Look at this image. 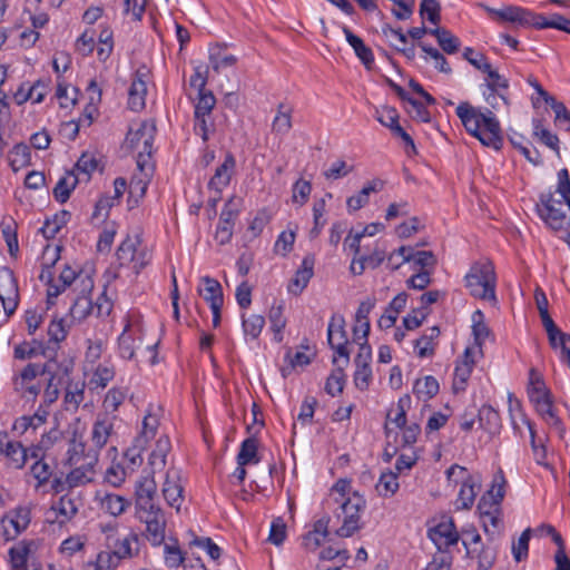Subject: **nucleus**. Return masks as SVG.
Returning a JSON list of instances; mask_svg holds the SVG:
<instances>
[{
  "mask_svg": "<svg viewBox=\"0 0 570 570\" xmlns=\"http://www.w3.org/2000/svg\"><path fill=\"white\" fill-rule=\"evenodd\" d=\"M156 135V126L154 122H141V139L142 142L137 153V167L140 173L153 175L155 165L153 161V145Z\"/></svg>",
  "mask_w": 570,
  "mask_h": 570,
  "instance_id": "12",
  "label": "nucleus"
},
{
  "mask_svg": "<svg viewBox=\"0 0 570 570\" xmlns=\"http://www.w3.org/2000/svg\"><path fill=\"white\" fill-rule=\"evenodd\" d=\"M465 286L474 298L495 304L497 275L492 262H475L465 275Z\"/></svg>",
  "mask_w": 570,
  "mask_h": 570,
  "instance_id": "4",
  "label": "nucleus"
},
{
  "mask_svg": "<svg viewBox=\"0 0 570 570\" xmlns=\"http://www.w3.org/2000/svg\"><path fill=\"white\" fill-rule=\"evenodd\" d=\"M439 382L435 377L428 375L422 380H417L414 384V393L419 397H424L425 400L432 399L439 392Z\"/></svg>",
  "mask_w": 570,
  "mask_h": 570,
  "instance_id": "48",
  "label": "nucleus"
},
{
  "mask_svg": "<svg viewBox=\"0 0 570 570\" xmlns=\"http://www.w3.org/2000/svg\"><path fill=\"white\" fill-rule=\"evenodd\" d=\"M343 32L346 41L354 49L355 55L363 62L366 69H371L374 63V56L372 49L367 47L364 41L354 35L347 27H343Z\"/></svg>",
  "mask_w": 570,
  "mask_h": 570,
  "instance_id": "27",
  "label": "nucleus"
},
{
  "mask_svg": "<svg viewBox=\"0 0 570 570\" xmlns=\"http://www.w3.org/2000/svg\"><path fill=\"white\" fill-rule=\"evenodd\" d=\"M243 318V330L246 335H249L252 338H257L265 325V318L263 315L253 314L248 317L245 315Z\"/></svg>",
  "mask_w": 570,
  "mask_h": 570,
  "instance_id": "55",
  "label": "nucleus"
},
{
  "mask_svg": "<svg viewBox=\"0 0 570 570\" xmlns=\"http://www.w3.org/2000/svg\"><path fill=\"white\" fill-rule=\"evenodd\" d=\"M194 131L202 137L204 142L208 141L209 134L215 131L212 116H194Z\"/></svg>",
  "mask_w": 570,
  "mask_h": 570,
  "instance_id": "58",
  "label": "nucleus"
},
{
  "mask_svg": "<svg viewBox=\"0 0 570 570\" xmlns=\"http://www.w3.org/2000/svg\"><path fill=\"white\" fill-rule=\"evenodd\" d=\"M127 396V390L121 387H112L110 389L104 401L102 406L106 411L105 414L109 415L110 413H115L119 406L124 403Z\"/></svg>",
  "mask_w": 570,
  "mask_h": 570,
  "instance_id": "47",
  "label": "nucleus"
},
{
  "mask_svg": "<svg viewBox=\"0 0 570 570\" xmlns=\"http://www.w3.org/2000/svg\"><path fill=\"white\" fill-rule=\"evenodd\" d=\"M209 61L214 71L218 73L224 68L233 67L237 58L234 55H223L220 49H217L210 51Z\"/></svg>",
  "mask_w": 570,
  "mask_h": 570,
  "instance_id": "57",
  "label": "nucleus"
},
{
  "mask_svg": "<svg viewBox=\"0 0 570 570\" xmlns=\"http://www.w3.org/2000/svg\"><path fill=\"white\" fill-rule=\"evenodd\" d=\"M9 164L13 171L28 166L31 160V153L27 145L17 144L9 153Z\"/></svg>",
  "mask_w": 570,
  "mask_h": 570,
  "instance_id": "41",
  "label": "nucleus"
},
{
  "mask_svg": "<svg viewBox=\"0 0 570 570\" xmlns=\"http://www.w3.org/2000/svg\"><path fill=\"white\" fill-rule=\"evenodd\" d=\"M439 327L433 326L431 328H428L426 332L415 341V348H417L419 357H426L433 355L434 347L432 343L435 338L439 337Z\"/></svg>",
  "mask_w": 570,
  "mask_h": 570,
  "instance_id": "45",
  "label": "nucleus"
},
{
  "mask_svg": "<svg viewBox=\"0 0 570 570\" xmlns=\"http://www.w3.org/2000/svg\"><path fill=\"white\" fill-rule=\"evenodd\" d=\"M327 342L332 350L335 353L344 357V365H348L350 363V351L347 348L348 340L347 333L345 331V320L342 315L334 314L331 317L327 327Z\"/></svg>",
  "mask_w": 570,
  "mask_h": 570,
  "instance_id": "13",
  "label": "nucleus"
},
{
  "mask_svg": "<svg viewBox=\"0 0 570 570\" xmlns=\"http://www.w3.org/2000/svg\"><path fill=\"white\" fill-rule=\"evenodd\" d=\"M141 522L146 524V539L153 546H160L166 538V518L163 510L157 505L154 509L137 511Z\"/></svg>",
  "mask_w": 570,
  "mask_h": 570,
  "instance_id": "10",
  "label": "nucleus"
},
{
  "mask_svg": "<svg viewBox=\"0 0 570 570\" xmlns=\"http://www.w3.org/2000/svg\"><path fill=\"white\" fill-rule=\"evenodd\" d=\"M236 160L233 154L227 153L224 161L216 168L214 176L208 183V188L220 194L229 185L235 173Z\"/></svg>",
  "mask_w": 570,
  "mask_h": 570,
  "instance_id": "25",
  "label": "nucleus"
},
{
  "mask_svg": "<svg viewBox=\"0 0 570 570\" xmlns=\"http://www.w3.org/2000/svg\"><path fill=\"white\" fill-rule=\"evenodd\" d=\"M429 537L438 546L439 550L453 546L459 541V534L452 519L441 521L438 525L430 529Z\"/></svg>",
  "mask_w": 570,
  "mask_h": 570,
  "instance_id": "24",
  "label": "nucleus"
},
{
  "mask_svg": "<svg viewBox=\"0 0 570 570\" xmlns=\"http://www.w3.org/2000/svg\"><path fill=\"white\" fill-rule=\"evenodd\" d=\"M344 371L343 367H337L328 377L325 384V391L332 395L335 396L340 393H342L344 387Z\"/></svg>",
  "mask_w": 570,
  "mask_h": 570,
  "instance_id": "63",
  "label": "nucleus"
},
{
  "mask_svg": "<svg viewBox=\"0 0 570 570\" xmlns=\"http://www.w3.org/2000/svg\"><path fill=\"white\" fill-rule=\"evenodd\" d=\"M14 358L29 360L38 355H46V350L41 343L33 341L31 343L23 342L14 347Z\"/></svg>",
  "mask_w": 570,
  "mask_h": 570,
  "instance_id": "49",
  "label": "nucleus"
},
{
  "mask_svg": "<svg viewBox=\"0 0 570 570\" xmlns=\"http://www.w3.org/2000/svg\"><path fill=\"white\" fill-rule=\"evenodd\" d=\"M116 416L107 414L98 415L92 424L90 445L86 444V453H95L99 459L100 450L107 444L109 438L114 433V421Z\"/></svg>",
  "mask_w": 570,
  "mask_h": 570,
  "instance_id": "14",
  "label": "nucleus"
},
{
  "mask_svg": "<svg viewBox=\"0 0 570 570\" xmlns=\"http://www.w3.org/2000/svg\"><path fill=\"white\" fill-rule=\"evenodd\" d=\"M140 239L138 236H127L116 252L119 266H129L132 264L135 274H139L151 261V253L147 247L138 248Z\"/></svg>",
  "mask_w": 570,
  "mask_h": 570,
  "instance_id": "8",
  "label": "nucleus"
},
{
  "mask_svg": "<svg viewBox=\"0 0 570 570\" xmlns=\"http://www.w3.org/2000/svg\"><path fill=\"white\" fill-rule=\"evenodd\" d=\"M3 454L9 460V464L14 469H21L27 461V451L20 442L9 441Z\"/></svg>",
  "mask_w": 570,
  "mask_h": 570,
  "instance_id": "46",
  "label": "nucleus"
},
{
  "mask_svg": "<svg viewBox=\"0 0 570 570\" xmlns=\"http://www.w3.org/2000/svg\"><path fill=\"white\" fill-rule=\"evenodd\" d=\"M404 262H414V264L420 266L422 271L426 267L433 268L436 264L435 256L431 250H413V253L405 256Z\"/></svg>",
  "mask_w": 570,
  "mask_h": 570,
  "instance_id": "59",
  "label": "nucleus"
},
{
  "mask_svg": "<svg viewBox=\"0 0 570 570\" xmlns=\"http://www.w3.org/2000/svg\"><path fill=\"white\" fill-rule=\"evenodd\" d=\"M482 7L495 21L510 22L515 27L535 28L538 19H540V14L517 6H505L501 9H494L488 6Z\"/></svg>",
  "mask_w": 570,
  "mask_h": 570,
  "instance_id": "9",
  "label": "nucleus"
},
{
  "mask_svg": "<svg viewBox=\"0 0 570 570\" xmlns=\"http://www.w3.org/2000/svg\"><path fill=\"white\" fill-rule=\"evenodd\" d=\"M455 112L465 130L478 138L483 146L495 150L502 148V129L492 110L489 108L483 110L463 101L456 107Z\"/></svg>",
  "mask_w": 570,
  "mask_h": 570,
  "instance_id": "1",
  "label": "nucleus"
},
{
  "mask_svg": "<svg viewBox=\"0 0 570 570\" xmlns=\"http://www.w3.org/2000/svg\"><path fill=\"white\" fill-rule=\"evenodd\" d=\"M480 428L490 434L499 433L501 419L498 411L490 405H483L478 413Z\"/></svg>",
  "mask_w": 570,
  "mask_h": 570,
  "instance_id": "34",
  "label": "nucleus"
},
{
  "mask_svg": "<svg viewBox=\"0 0 570 570\" xmlns=\"http://www.w3.org/2000/svg\"><path fill=\"white\" fill-rule=\"evenodd\" d=\"M365 499L357 492H353L344 502L332 508L336 518L343 517L342 525L335 532L337 537L350 538L362 529L360 513L365 509Z\"/></svg>",
  "mask_w": 570,
  "mask_h": 570,
  "instance_id": "5",
  "label": "nucleus"
},
{
  "mask_svg": "<svg viewBox=\"0 0 570 570\" xmlns=\"http://www.w3.org/2000/svg\"><path fill=\"white\" fill-rule=\"evenodd\" d=\"M294 108L293 106L286 102H279L276 108V115L272 122V131L276 135H286L291 131L292 124V115Z\"/></svg>",
  "mask_w": 570,
  "mask_h": 570,
  "instance_id": "29",
  "label": "nucleus"
},
{
  "mask_svg": "<svg viewBox=\"0 0 570 570\" xmlns=\"http://www.w3.org/2000/svg\"><path fill=\"white\" fill-rule=\"evenodd\" d=\"M135 333L131 324L127 321L122 333L119 335L118 345L119 353L122 358L131 360L135 355Z\"/></svg>",
  "mask_w": 570,
  "mask_h": 570,
  "instance_id": "43",
  "label": "nucleus"
},
{
  "mask_svg": "<svg viewBox=\"0 0 570 570\" xmlns=\"http://www.w3.org/2000/svg\"><path fill=\"white\" fill-rule=\"evenodd\" d=\"M79 507V498L75 497L73 492H69L59 499L52 507V510L62 518L59 522L65 523L77 514Z\"/></svg>",
  "mask_w": 570,
  "mask_h": 570,
  "instance_id": "33",
  "label": "nucleus"
},
{
  "mask_svg": "<svg viewBox=\"0 0 570 570\" xmlns=\"http://www.w3.org/2000/svg\"><path fill=\"white\" fill-rule=\"evenodd\" d=\"M115 377V368L112 365L99 364L95 370L90 383L95 387H106L108 383Z\"/></svg>",
  "mask_w": 570,
  "mask_h": 570,
  "instance_id": "54",
  "label": "nucleus"
},
{
  "mask_svg": "<svg viewBox=\"0 0 570 570\" xmlns=\"http://www.w3.org/2000/svg\"><path fill=\"white\" fill-rule=\"evenodd\" d=\"M399 489L397 475L393 472L382 473L376 491L382 497H392Z\"/></svg>",
  "mask_w": 570,
  "mask_h": 570,
  "instance_id": "53",
  "label": "nucleus"
},
{
  "mask_svg": "<svg viewBox=\"0 0 570 570\" xmlns=\"http://www.w3.org/2000/svg\"><path fill=\"white\" fill-rule=\"evenodd\" d=\"M68 453V461L70 465H75V469L68 473L66 483L70 488H75L91 482L96 474L95 466L99 459H97L94 452L86 453V443L77 440L76 433L70 441Z\"/></svg>",
  "mask_w": 570,
  "mask_h": 570,
  "instance_id": "3",
  "label": "nucleus"
},
{
  "mask_svg": "<svg viewBox=\"0 0 570 570\" xmlns=\"http://www.w3.org/2000/svg\"><path fill=\"white\" fill-rule=\"evenodd\" d=\"M161 491L166 502L178 511L183 502L184 489L180 483L179 472L176 469L170 468L166 472V480Z\"/></svg>",
  "mask_w": 570,
  "mask_h": 570,
  "instance_id": "22",
  "label": "nucleus"
},
{
  "mask_svg": "<svg viewBox=\"0 0 570 570\" xmlns=\"http://www.w3.org/2000/svg\"><path fill=\"white\" fill-rule=\"evenodd\" d=\"M170 448L168 436L164 435L157 440L156 448L151 452L148 461L151 474H155L156 471H161L166 466V458Z\"/></svg>",
  "mask_w": 570,
  "mask_h": 570,
  "instance_id": "31",
  "label": "nucleus"
},
{
  "mask_svg": "<svg viewBox=\"0 0 570 570\" xmlns=\"http://www.w3.org/2000/svg\"><path fill=\"white\" fill-rule=\"evenodd\" d=\"M62 440V433L58 429H51L48 433L41 436L36 449L32 451L31 456L38 458L40 451L51 449L57 442Z\"/></svg>",
  "mask_w": 570,
  "mask_h": 570,
  "instance_id": "62",
  "label": "nucleus"
},
{
  "mask_svg": "<svg viewBox=\"0 0 570 570\" xmlns=\"http://www.w3.org/2000/svg\"><path fill=\"white\" fill-rule=\"evenodd\" d=\"M456 472L461 474V479L463 481L456 500L458 508L470 509L473 505L475 497L480 490V480L472 475H468L466 469L458 464H453L448 469V479L452 480V476Z\"/></svg>",
  "mask_w": 570,
  "mask_h": 570,
  "instance_id": "11",
  "label": "nucleus"
},
{
  "mask_svg": "<svg viewBox=\"0 0 570 570\" xmlns=\"http://www.w3.org/2000/svg\"><path fill=\"white\" fill-rule=\"evenodd\" d=\"M33 547V541L23 540L10 548L9 556L12 570H27V561Z\"/></svg>",
  "mask_w": 570,
  "mask_h": 570,
  "instance_id": "32",
  "label": "nucleus"
},
{
  "mask_svg": "<svg viewBox=\"0 0 570 570\" xmlns=\"http://www.w3.org/2000/svg\"><path fill=\"white\" fill-rule=\"evenodd\" d=\"M92 288V278L88 275H85V277L81 279L80 295L75 299L69 309L70 317L73 321L81 322L94 313V303L88 296Z\"/></svg>",
  "mask_w": 570,
  "mask_h": 570,
  "instance_id": "17",
  "label": "nucleus"
},
{
  "mask_svg": "<svg viewBox=\"0 0 570 570\" xmlns=\"http://www.w3.org/2000/svg\"><path fill=\"white\" fill-rule=\"evenodd\" d=\"M484 315L483 313L478 309L472 315V332L474 336L475 344L481 347L482 344L485 342V340L490 336V328L484 323Z\"/></svg>",
  "mask_w": 570,
  "mask_h": 570,
  "instance_id": "50",
  "label": "nucleus"
},
{
  "mask_svg": "<svg viewBox=\"0 0 570 570\" xmlns=\"http://www.w3.org/2000/svg\"><path fill=\"white\" fill-rule=\"evenodd\" d=\"M147 75L146 69H138L134 75L128 92V106L132 111H140L146 106Z\"/></svg>",
  "mask_w": 570,
  "mask_h": 570,
  "instance_id": "20",
  "label": "nucleus"
},
{
  "mask_svg": "<svg viewBox=\"0 0 570 570\" xmlns=\"http://www.w3.org/2000/svg\"><path fill=\"white\" fill-rule=\"evenodd\" d=\"M410 402H411L410 396L405 395L397 401L396 410L395 411L391 410L387 413V420L395 423V425L400 429L405 426V423H406V410L405 409H406V406H409Z\"/></svg>",
  "mask_w": 570,
  "mask_h": 570,
  "instance_id": "60",
  "label": "nucleus"
},
{
  "mask_svg": "<svg viewBox=\"0 0 570 570\" xmlns=\"http://www.w3.org/2000/svg\"><path fill=\"white\" fill-rule=\"evenodd\" d=\"M139 551L140 537L137 532L130 530L125 535H109L105 539V550L90 566L94 570H115L122 560L137 557Z\"/></svg>",
  "mask_w": 570,
  "mask_h": 570,
  "instance_id": "2",
  "label": "nucleus"
},
{
  "mask_svg": "<svg viewBox=\"0 0 570 570\" xmlns=\"http://www.w3.org/2000/svg\"><path fill=\"white\" fill-rule=\"evenodd\" d=\"M83 277L85 276L78 275L69 266H66L62 269V272L60 273V276L58 279L60 284L53 283L51 272L49 269L42 271V273L40 275V279L47 281L48 285H49L48 291H47L49 303L51 302V298L57 297L61 292H63L66 289V287L70 286L73 282H78L79 285L81 286V279Z\"/></svg>",
  "mask_w": 570,
  "mask_h": 570,
  "instance_id": "19",
  "label": "nucleus"
},
{
  "mask_svg": "<svg viewBox=\"0 0 570 570\" xmlns=\"http://www.w3.org/2000/svg\"><path fill=\"white\" fill-rule=\"evenodd\" d=\"M537 212L540 218L553 230L570 227V209L562 200L556 199L551 191L539 196Z\"/></svg>",
  "mask_w": 570,
  "mask_h": 570,
  "instance_id": "6",
  "label": "nucleus"
},
{
  "mask_svg": "<svg viewBox=\"0 0 570 570\" xmlns=\"http://www.w3.org/2000/svg\"><path fill=\"white\" fill-rule=\"evenodd\" d=\"M158 425L159 422L156 415L149 413L144 417L142 429L140 434L135 439L134 448L126 452V456L132 453L130 461L134 464L136 463V456L140 459V452L146 448L147 443L155 438Z\"/></svg>",
  "mask_w": 570,
  "mask_h": 570,
  "instance_id": "21",
  "label": "nucleus"
},
{
  "mask_svg": "<svg viewBox=\"0 0 570 570\" xmlns=\"http://www.w3.org/2000/svg\"><path fill=\"white\" fill-rule=\"evenodd\" d=\"M504 485L505 479L503 472L499 470L493 476L491 489L482 495L479 501L478 510L481 517L499 510L504 498Z\"/></svg>",
  "mask_w": 570,
  "mask_h": 570,
  "instance_id": "16",
  "label": "nucleus"
},
{
  "mask_svg": "<svg viewBox=\"0 0 570 570\" xmlns=\"http://www.w3.org/2000/svg\"><path fill=\"white\" fill-rule=\"evenodd\" d=\"M53 367H57V362L53 360H49L43 364H27L12 377L13 390L21 396L36 399L41 391V385L39 383H33V381L39 375H47L48 373H51Z\"/></svg>",
  "mask_w": 570,
  "mask_h": 570,
  "instance_id": "7",
  "label": "nucleus"
},
{
  "mask_svg": "<svg viewBox=\"0 0 570 570\" xmlns=\"http://www.w3.org/2000/svg\"><path fill=\"white\" fill-rule=\"evenodd\" d=\"M216 105V98L212 91H199L197 102L195 104L194 116H212Z\"/></svg>",
  "mask_w": 570,
  "mask_h": 570,
  "instance_id": "52",
  "label": "nucleus"
},
{
  "mask_svg": "<svg viewBox=\"0 0 570 570\" xmlns=\"http://www.w3.org/2000/svg\"><path fill=\"white\" fill-rule=\"evenodd\" d=\"M286 539V523L278 517L273 520L271 524L269 535L267 541L274 546L279 547Z\"/></svg>",
  "mask_w": 570,
  "mask_h": 570,
  "instance_id": "64",
  "label": "nucleus"
},
{
  "mask_svg": "<svg viewBox=\"0 0 570 570\" xmlns=\"http://www.w3.org/2000/svg\"><path fill=\"white\" fill-rule=\"evenodd\" d=\"M384 187V183L381 179H373L367 183L358 194L351 196L346 200V206L350 212H356L364 207L368 200L370 195L372 193H376L382 190Z\"/></svg>",
  "mask_w": 570,
  "mask_h": 570,
  "instance_id": "28",
  "label": "nucleus"
},
{
  "mask_svg": "<svg viewBox=\"0 0 570 570\" xmlns=\"http://www.w3.org/2000/svg\"><path fill=\"white\" fill-rule=\"evenodd\" d=\"M353 494L351 482L346 479H340L335 482V484L331 488L328 498L325 501V504L332 509L334 505H337L344 502L347 497Z\"/></svg>",
  "mask_w": 570,
  "mask_h": 570,
  "instance_id": "37",
  "label": "nucleus"
},
{
  "mask_svg": "<svg viewBox=\"0 0 570 570\" xmlns=\"http://www.w3.org/2000/svg\"><path fill=\"white\" fill-rule=\"evenodd\" d=\"M258 442L255 438H248L243 441L240 450L237 454V464L247 465L250 463H258L257 456Z\"/></svg>",
  "mask_w": 570,
  "mask_h": 570,
  "instance_id": "44",
  "label": "nucleus"
},
{
  "mask_svg": "<svg viewBox=\"0 0 570 570\" xmlns=\"http://www.w3.org/2000/svg\"><path fill=\"white\" fill-rule=\"evenodd\" d=\"M165 563L169 569H176L185 561V554L180 550L178 541L169 538V542L164 541Z\"/></svg>",
  "mask_w": 570,
  "mask_h": 570,
  "instance_id": "40",
  "label": "nucleus"
},
{
  "mask_svg": "<svg viewBox=\"0 0 570 570\" xmlns=\"http://www.w3.org/2000/svg\"><path fill=\"white\" fill-rule=\"evenodd\" d=\"M48 412L47 411H38L32 416H22L14 423L16 430H21V432H26L29 428L37 429L42 425L47 420Z\"/></svg>",
  "mask_w": 570,
  "mask_h": 570,
  "instance_id": "61",
  "label": "nucleus"
},
{
  "mask_svg": "<svg viewBox=\"0 0 570 570\" xmlns=\"http://www.w3.org/2000/svg\"><path fill=\"white\" fill-rule=\"evenodd\" d=\"M0 286L7 287V296L0 295V299L6 314L10 316L18 306V284L12 271L9 268H4L0 273Z\"/></svg>",
  "mask_w": 570,
  "mask_h": 570,
  "instance_id": "23",
  "label": "nucleus"
},
{
  "mask_svg": "<svg viewBox=\"0 0 570 570\" xmlns=\"http://www.w3.org/2000/svg\"><path fill=\"white\" fill-rule=\"evenodd\" d=\"M2 535L6 541L14 540L30 523V510L23 507L9 511L1 519Z\"/></svg>",
  "mask_w": 570,
  "mask_h": 570,
  "instance_id": "15",
  "label": "nucleus"
},
{
  "mask_svg": "<svg viewBox=\"0 0 570 570\" xmlns=\"http://www.w3.org/2000/svg\"><path fill=\"white\" fill-rule=\"evenodd\" d=\"M129 505L126 498L115 493H106L100 499V509L112 517L122 514Z\"/></svg>",
  "mask_w": 570,
  "mask_h": 570,
  "instance_id": "35",
  "label": "nucleus"
},
{
  "mask_svg": "<svg viewBox=\"0 0 570 570\" xmlns=\"http://www.w3.org/2000/svg\"><path fill=\"white\" fill-rule=\"evenodd\" d=\"M315 256L307 254L299 268L296 271L295 276L288 284V292L294 295H299L307 286L309 279L314 275Z\"/></svg>",
  "mask_w": 570,
  "mask_h": 570,
  "instance_id": "26",
  "label": "nucleus"
},
{
  "mask_svg": "<svg viewBox=\"0 0 570 570\" xmlns=\"http://www.w3.org/2000/svg\"><path fill=\"white\" fill-rule=\"evenodd\" d=\"M202 283L204 284V287L199 288L198 292L203 298L209 303L210 308L223 306L224 296L220 284L209 276H204L202 278Z\"/></svg>",
  "mask_w": 570,
  "mask_h": 570,
  "instance_id": "30",
  "label": "nucleus"
},
{
  "mask_svg": "<svg viewBox=\"0 0 570 570\" xmlns=\"http://www.w3.org/2000/svg\"><path fill=\"white\" fill-rule=\"evenodd\" d=\"M136 509L137 511L154 509L157 507L155 498L157 494V484L154 474L149 472L139 479L136 484Z\"/></svg>",
  "mask_w": 570,
  "mask_h": 570,
  "instance_id": "18",
  "label": "nucleus"
},
{
  "mask_svg": "<svg viewBox=\"0 0 570 570\" xmlns=\"http://www.w3.org/2000/svg\"><path fill=\"white\" fill-rule=\"evenodd\" d=\"M150 176L146 173H140V176L132 177L128 186V202L131 206L138 205L139 200L145 196Z\"/></svg>",
  "mask_w": 570,
  "mask_h": 570,
  "instance_id": "38",
  "label": "nucleus"
},
{
  "mask_svg": "<svg viewBox=\"0 0 570 570\" xmlns=\"http://www.w3.org/2000/svg\"><path fill=\"white\" fill-rule=\"evenodd\" d=\"M537 410L547 420V422L551 425L560 428L562 425L561 420L554 413L552 401L550 399L549 393H543L539 395L535 400Z\"/></svg>",
  "mask_w": 570,
  "mask_h": 570,
  "instance_id": "42",
  "label": "nucleus"
},
{
  "mask_svg": "<svg viewBox=\"0 0 570 570\" xmlns=\"http://www.w3.org/2000/svg\"><path fill=\"white\" fill-rule=\"evenodd\" d=\"M60 367L57 364V367H53L51 373H48V382L43 391V402L47 405H51L55 403L59 397V384L60 381L56 382L57 377L59 376Z\"/></svg>",
  "mask_w": 570,
  "mask_h": 570,
  "instance_id": "51",
  "label": "nucleus"
},
{
  "mask_svg": "<svg viewBox=\"0 0 570 570\" xmlns=\"http://www.w3.org/2000/svg\"><path fill=\"white\" fill-rule=\"evenodd\" d=\"M441 6L436 0H422L420 6V14L426 18L431 23L438 24L441 20Z\"/></svg>",
  "mask_w": 570,
  "mask_h": 570,
  "instance_id": "56",
  "label": "nucleus"
},
{
  "mask_svg": "<svg viewBox=\"0 0 570 570\" xmlns=\"http://www.w3.org/2000/svg\"><path fill=\"white\" fill-rule=\"evenodd\" d=\"M71 214L68 210H61L56 214L51 219H47L40 228L41 234L46 239L53 238L59 230L69 222Z\"/></svg>",
  "mask_w": 570,
  "mask_h": 570,
  "instance_id": "39",
  "label": "nucleus"
},
{
  "mask_svg": "<svg viewBox=\"0 0 570 570\" xmlns=\"http://www.w3.org/2000/svg\"><path fill=\"white\" fill-rule=\"evenodd\" d=\"M78 181V177L73 171H68L58 180L52 190L55 199L61 204L66 203L69 199L71 191L76 188Z\"/></svg>",
  "mask_w": 570,
  "mask_h": 570,
  "instance_id": "36",
  "label": "nucleus"
}]
</instances>
